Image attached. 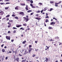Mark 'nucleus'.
<instances>
[{"mask_svg": "<svg viewBox=\"0 0 62 62\" xmlns=\"http://www.w3.org/2000/svg\"><path fill=\"white\" fill-rule=\"evenodd\" d=\"M30 29L29 28H28L27 29V30H30Z\"/></svg>", "mask_w": 62, "mask_h": 62, "instance_id": "obj_60", "label": "nucleus"}, {"mask_svg": "<svg viewBox=\"0 0 62 62\" xmlns=\"http://www.w3.org/2000/svg\"><path fill=\"white\" fill-rule=\"evenodd\" d=\"M26 17H27L26 19H28V16H26Z\"/></svg>", "mask_w": 62, "mask_h": 62, "instance_id": "obj_50", "label": "nucleus"}, {"mask_svg": "<svg viewBox=\"0 0 62 62\" xmlns=\"http://www.w3.org/2000/svg\"><path fill=\"white\" fill-rule=\"evenodd\" d=\"M25 60H22V62H24L25 61Z\"/></svg>", "mask_w": 62, "mask_h": 62, "instance_id": "obj_51", "label": "nucleus"}, {"mask_svg": "<svg viewBox=\"0 0 62 62\" xmlns=\"http://www.w3.org/2000/svg\"><path fill=\"white\" fill-rule=\"evenodd\" d=\"M36 56V55L35 54H33L32 56V57H35V56Z\"/></svg>", "mask_w": 62, "mask_h": 62, "instance_id": "obj_29", "label": "nucleus"}, {"mask_svg": "<svg viewBox=\"0 0 62 62\" xmlns=\"http://www.w3.org/2000/svg\"><path fill=\"white\" fill-rule=\"evenodd\" d=\"M23 26H26V25H27V24H23Z\"/></svg>", "mask_w": 62, "mask_h": 62, "instance_id": "obj_20", "label": "nucleus"}, {"mask_svg": "<svg viewBox=\"0 0 62 62\" xmlns=\"http://www.w3.org/2000/svg\"><path fill=\"white\" fill-rule=\"evenodd\" d=\"M48 40H49V41H53V40H52V39H49Z\"/></svg>", "mask_w": 62, "mask_h": 62, "instance_id": "obj_4", "label": "nucleus"}, {"mask_svg": "<svg viewBox=\"0 0 62 62\" xmlns=\"http://www.w3.org/2000/svg\"><path fill=\"white\" fill-rule=\"evenodd\" d=\"M32 8H36V7H35L33 6L32 7Z\"/></svg>", "mask_w": 62, "mask_h": 62, "instance_id": "obj_27", "label": "nucleus"}, {"mask_svg": "<svg viewBox=\"0 0 62 62\" xmlns=\"http://www.w3.org/2000/svg\"><path fill=\"white\" fill-rule=\"evenodd\" d=\"M61 3V1H60L58 3V4H60Z\"/></svg>", "mask_w": 62, "mask_h": 62, "instance_id": "obj_43", "label": "nucleus"}, {"mask_svg": "<svg viewBox=\"0 0 62 62\" xmlns=\"http://www.w3.org/2000/svg\"><path fill=\"white\" fill-rule=\"evenodd\" d=\"M6 38L7 39H8V40H10V37L6 36Z\"/></svg>", "mask_w": 62, "mask_h": 62, "instance_id": "obj_3", "label": "nucleus"}, {"mask_svg": "<svg viewBox=\"0 0 62 62\" xmlns=\"http://www.w3.org/2000/svg\"><path fill=\"white\" fill-rule=\"evenodd\" d=\"M15 19H18V17L17 16H16L15 17Z\"/></svg>", "mask_w": 62, "mask_h": 62, "instance_id": "obj_22", "label": "nucleus"}, {"mask_svg": "<svg viewBox=\"0 0 62 62\" xmlns=\"http://www.w3.org/2000/svg\"><path fill=\"white\" fill-rule=\"evenodd\" d=\"M55 6L57 7H58V6L57 5H55Z\"/></svg>", "mask_w": 62, "mask_h": 62, "instance_id": "obj_59", "label": "nucleus"}, {"mask_svg": "<svg viewBox=\"0 0 62 62\" xmlns=\"http://www.w3.org/2000/svg\"><path fill=\"white\" fill-rule=\"evenodd\" d=\"M58 3H55V5H58V4H59Z\"/></svg>", "mask_w": 62, "mask_h": 62, "instance_id": "obj_25", "label": "nucleus"}, {"mask_svg": "<svg viewBox=\"0 0 62 62\" xmlns=\"http://www.w3.org/2000/svg\"><path fill=\"white\" fill-rule=\"evenodd\" d=\"M5 4V3H0V4H1V5H2V4Z\"/></svg>", "mask_w": 62, "mask_h": 62, "instance_id": "obj_53", "label": "nucleus"}, {"mask_svg": "<svg viewBox=\"0 0 62 62\" xmlns=\"http://www.w3.org/2000/svg\"><path fill=\"white\" fill-rule=\"evenodd\" d=\"M11 26V25H9L8 26V27L9 28Z\"/></svg>", "mask_w": 62, "mask_h": 62, "instance_id": "obj_21", "label": "nucleus"}, {"mask_svg": "<svg viewBox=\"0 0 62 62\" xmlns=\"http://www.w3.org/2000/svg\"><path fill=\"white\" fill-rule=\"evenodd\" d=\"M48 28L49 29H53V28L51 27H48Z\"/></svg>", "mask_w": 62, "mask_h": 62, "instance_id": "obj_9", "label": "nucleus"}, {"mask_svg": "<svg viewBox=\"0 0 62 62\" xmlns=\"http://www.w3.org/2000/svg\"><path fill=\"white\" fill-rule=\"evenodd\" d=\"M12 16L13 17H15V15H12Z\"/></svg>", "mask_w": 62, "mask_h": 62, "instance_id": "obj_39", "label": "nucleus"}, {"mask_svg": "<svg viewBox=\"0 0 62 62\" xmlns=\"http://www.w3.org/2000/svg\"><path fill=\"white\" fill-rule=\"evenodd\" d=\"M16 60H17V61H19V58H17V59H16Z\"/></svg>", "mask_w": 62, "mask_h": 62, "instance_id": "obj_33", "label": "nucleus"}, {"mask_svg": "<svg viewBox=\"0 0 62 62\" xmlns=\"http://www.w3.org/2000/svg\"><path fill=\"white\" fill-rule=\"evenodd\" d=\"M25 8L26 10H28V7H25Z\"/></svg>", "mask_w": 62, "mask_h": 62, "instance_id": "obj_16", "label": "nucleus"}, {"mask_svg": "<svg viewBox=\"0 0 62 62\" xmlns=\"http://www.w3.org/2000/svg\"><path fill=\"white\" fill-rule=\"evenodd\" d=\"M20 5H21V6H25V4L24 3H23V4L21 3L20 4Z\"/></svg>", "mask_w": 62, "mask_h": 62, "instance_id": "obj_10", "label": "nucleus"}, {"mask_svg": "<svg viewBox=\"0 0 62 62\" xmlns=\"http://www.w3.org/2000/svg\"><path fill=\"white\" fill-rule=\"evenodd\" d=\"M23 50H21L20 51V52H21V53H22L23 52Z\"/></svg>", "mask_w": 62, "mask_h": 62, "instance_id": "obj_49", "label": "nucleus"}, {"mask_svg": "<svg viewBox=\"0 0 62 62\" xmlns=\"http://www.w3.org/2000/svg\"><path fill=\"white\" fill-rule=\"evenodd\" d=\"M0 13H1V14L3 15L4 14V12L3 11H1L0 12Z\"/></svg>", "mask_w": 62, "mask_h": 62, "instance_id": "obj_5", "label": "nucleus"}, {"mask_svg": "<svg viewBox=\"0 0 62 62\" xmlns=\"http://www.w3.org/2000/svg\"><path fill=\"white\" fill-rule=\"evenodd\" d=\"M16 51H16V50L15 51V52L14 51H13V53H16Z\"/></svg>", "mask_w": 62, "mask_h": 62, "instance_id": "obj_55", "label": "nucleus"}, {"mask_svg": "<svg viewBox=\"0 0 62 62\" xmlns=\"http://www.w3.org/2000/svg\"><path fill=\"white\" fill-rule=\"evenodd\" d=\"M36 12L37 13H39V12H40V11L39 10H38Z\"/></svg>", "mask_w": 62, "mask_h": 62, "instance_id": "obj_12", "label": "nucleus"}, {"mask_svg": "<svg viewBox=\"0 0 62 62\" xmlns=\"http://www.w3.org/2000/svg\"><path fill=\"white\" fill-rule=\"evenodd\" d=\"M29 49H29L30 50H31H31H32V49H32V48H30Z\"/></svg>", "mask_w": 62, "mask_h": 62, "instance_id": "obj_34", "label": "nucleus"}, {"mask_svg": "<svg viewBox=\"0 0 62 62\" xmlns=\"http://www.w3.org/2000/svg\"><path fill=\"white\" fill-rule=\"evenodd\" d=\"M13 28L14 29H17V28H16L13 27Z\"/></svg>", "mask_w": 62, "mask_h": 62, "instance_id": "obj_26", "label": "nucleus"}, {"mask_svg": "<svg viewBox=\"0 0 62 62\" xmlns=\"http://www.w3.org/2000/svg\"><path fill=\"white\" fill-rule=\"evenodd\" d=\"M15 9H17V10H18V7H16L15 8Z\"/></svg>", "mask_w": 62, "mask_h": 62, "instance_id": "obj_17", "label": "nucleus"}, {"mask_svg": "<svg viewBox=\"0 0 62 62\" xmlns=\"http://www.w3.org/2000/svg\"><path fill=\"white\" fill-rule=\"evenodd\" d=\"M29 47H32V45H31L29 46Z\"/></svg>", "mask_w": 62, "mask_h": 62, "instance_id": "obj_45", "label": "nucleus"}, {"mask_svg": "<svg viewBox=\"0 0 62 62\" xmlns=\"http://www.w3.org/2000/svg\"><path fill=\"white\" fill-rule=\"evenodd\" d=\"M14 41V39L12 40H11V41L12 42H13Z\"/></svg>", "mask_w": 62, "mask_h": 62, "instance_id": "obj_52", "label": "nucleus"}, {"mask_svg": "<svg viewBox=\"0 0 62 62\" xmlns=\"http://www.w3.org/2000/svg\"><path fill=\"white\" fill-rule=\"evenodd\" d=\"M16 32V31L14 30L13 31V33H15Z\"/></svg>", "mask_w": 62, "mask_h": 62, "instance_id": "obj_48", "label": "nucleus"}, {"mask_svg": "<svg viewBox=\"0 0 62 62\" xmlns=\"http://www.w3.org/2000/svg\"><path fill=\"white\" fill-rule=\"evenodd\" d=\"M27 29L26 30H25V32H27Z\"/></svg>", "mask_w": 62, "mask_h": 62, "instance_id": "obj_58", "label": "nucleus"}, {"mask_svg": "<svg viewBox=\"0 0 62 62\" xmlns=\"http://www.w3.org/2000/svg\"><path fill=\"white\" fill-rule=\"evenodd\" d=\"M7 21H8V20H9V18H7Z\"/></svg>", "mask_w": 62, "mask_h": 62, "instance_id": "obj_61", "label": "nucleus"}, {"mask_svg": "<svg viewBox=\"0 0 62 62\" xmlns=\"http://www.w3.org/2000/svg\"><path fill=\"white\" fill-rule=\"evenodd\" d=\"M5 49H3L2 50V52H3V53H4V52H5Z\"/></svg>", "mask_w": 62, "mask_h": 62, "instance_id": "obj_13", "label": "nucleus"}, {"mask_svg": "<svg viewBox=\"0 0 62 62\" xmlns=\"http://www.w3.org/2000/svg\"><path fill=\"white\" fill-rule=\"evenodd\" d=\"M45 22L46 23H47L48 22H49V21L48 20L46 19V20L45 21Z\"/></svg>", "mask_w": 62, "mask_h": 62, "instance_id": "obj_18", "label": "nucleus"}, {"mask_svg": "<svg viewBox=\"0 0 62 62\" xmlns=\"http://www.w3.org/2000/svg\"><path fill=\"white\" fill-rule=\"evenodd\" d=\"M19 55H20V56H22V55L20 54H19Z\"/></svg>", "mask_w": 62, "mask_h": 62, "instance_id": "obj_56", "label": "nucleus"}, {"mask_svg": "<svg viewBox=\"0 0 62 62\" xmlns=\"http://www.w3.org/2000/svg\"><path fill=\"white\" fill-rule=\"evenodd\" d=\"M29 53H31V50H29Z\"/></svg>", "mask_w": 62, "mask_h": 62, "instance_id": "obj_30", "label": "nucleus"}, {"mask_svg": "<svg viewBox=\"0 0 62 62\" xmlns=\"http://www.w3.org/2000/svg\"><path fill=\"white\" fill-rule=\"evenodd\" d=\"M36 19H37V20H40V18H35Z\"/></svg>", "mask_w": 62, "mask_h": 62, "instance_id": "obj_14", "label": "nucleus"}, {"mask_svg": "<svg viewBox=\"0 0 62 62\" xmlns=\"http://www.w3.org/2000/svg\"><path fill=\"white\" fill-rule=\"evenodd\" d=\"M26 20V21H28L29 20V19H26H26H25Z\"/></svg>", "mask_w": 62, "mask_h": 62, "instance_id": "obj_41", "label": "nucleus"}, {"mask_svg": "<svg viewBox=\"0 0 62 62\" xmlns=\"http://www.w3.org/2000/svg\"><path fill=\"white\" fill-rule=\"evenodd\" d=\"M5 2L7 1H9V0H5Z\"/></svg>", "mask_w": 62, "mask_h": 62, "instance_id": "obj_38", "label": "nucleus"}, {"mask_svg": "<svg viewBox=\"0 0 62 62\" xmlns=\"http://www.w3.org/2000/svg\"><path fill=\"white\" fill-rule=\"evenodd\" d=\"M28 52L27 51V50H25L24 52V53L23 54V55H25L26 54H28Z\"/></svg>", "mask_w": 62, "mask_h": 62, "instance_id": "obj_2", "label": "nucleus"}, {"mask_svg": "<svg viewBox=\"0 0 62 62\" xmlns=\"http://www.w3.org/2000/svg\"><path fill=\"white\" fill-rule=\"evenodd\" d=\"M53 10V8H51L49 10V11H51L52 10Z\"/></svg>", "mask_w": 62, "mask_h": 62, "instance_id": "obj_23", "label": "nucleus"}, {"mask_svg": "<svg viewBox=\"0 0 62 62\" xmlns=\"http://www.w3.org/2000/svg\"><path fill=\"white\" fill-rule=\"evenodd\" d=\"M10 4V3H6L5 4L6 5L7 4Z\"/></svg>", "mask_w": 62, "mask_h": 62, "instance_id": "obj_40", "label": "nucleus"}, {"mask_svg": "<svg viewBox=\"0 0 62 62\" xmlns=\"http://www.w3.org/2000/svg\"><path fill=\"white\" fill-rule=\"evenodd\" d=\"M21 26H22V25L16 26L17 27H21Z\"/></svg>", "mask_w": 62, "mask_h": 62, "instance_id": "obj_7", "label": "nucleus"}, {"mask_svg": "<svg viewBox=\"0 0 62 62\" xmlns=\"http://www.w3.org/2000/svg\"><path fill=\"white\" fill-rule=\"evenodd\" d=\"M34 13H31V15H33V14H34Z\"/></svg>", "mask_w": 62, "mask_h": 62, "instance_id": "obj_36", "label": "nucleus"}, {"mask_svg": "<svg viewBox=\"0 0 62 62\" xmlns=\"http://www.w3.org/2000/svg\"><path fill=\"white\" fill-rule=\"evenodd\" d=\"M42 12H43V10H42L41 11V13H42Z\"/></svg>", "mask_w": 62, "mask_h": 62, "instance_id": "obj_62", "label": "nucleus"}, {"mask_svg": "<svg viewBox=\"0 0 62 62\" xmlns=\"http://www.w3.org/2000/svg\"><path fill=\"white\" fill-rule=\"evenodd\" d=\"M35 42L36 43H37V42H38V41H35Z\"/></svg>", "mask_w": 62, "mask_h": 62, "instance_id": "obj_64", "label": "nucleus"}, {"mask_svg": "<svg viewBox=\"0 0 62 62\" xmlns=\"http://www.w3.org/2000/svg\"><path fill=\"white\" fill-rule=\"evenodd\" d=\"M48 60V59L47 58H46V60L45 61V62H47V61Z\"/></svg>", "mask_w": 62, "mask_h": 62, "instance_id": "obj_8", "label": "nucleus"}, {"mask_svg": "<svg viewBox=\"0 0 62 62\" xmlns=\"http://www.w3.org/2000/svg\"><path fill=\"white\" fill-rule=\"evenodd\" d=\"M30 2L31 4H33V1L32 0H31L30 1Z\"/></svg>", "mask_w": 62, "mask_h": 62, "instance_id": "obj_11", "label": "nucleus"}, {"mask_svg": "<svg viewBox=\"0 0 62 62\" xmlns=\"http://www.w3.org/2000/svg\"><path fill=\"white\" fill-rule=\"evenodd\" d=\"M36 16H39V14H36Z\"/></svg>", "mask_w": 62, "mask_h": 62, "instance_id": "obj_54", "label": "nucleus"}, {"mask_svg": "<svg viewBox=\"0 0 62 62\" xmlns=\"http://www.w3.org/2000/svg\"><path fill=\"white\" fill-rule=\"evenodd\" d=\"M8 33L9 34V33H10V31H9L8 32Z\"/></svg>", "mask_w": 62, "mask_h": 62, "instance_id": "obj_47", "label": "nucleus"}, {"mask_svg": "<svg viewBox=\"0 0 62 62\" xmlns=\"http://www.w3.org/2000/svg\"><path fill=\"white\" fill-rule=\"evenodd\" d=\"M9 16H10V15H8L6 16V17H9Z\"/></svg>", "mask_w": 62, "mask_h": 62, "instance_id": "obj_32", "label": "nucleus"}, {"mask_svg": "<svg viewBox=\"0 0 62 62\" xmlns=\"http://www.w3.org/2000/svg\"><path fill=\"white\" fill-rule=\"evenodd\" d=\"M9 22H10V23H12V22H13V20H9Z\"/></svg>", "mask_w": 62, "mask_h": 62, "instance_id": "obj_19", "label": "nucleus"}, {"mask_svg": "<svg viewBox=\"0 0 62 62\" xmlns=\"http://www.w3.org/2000/svg\"><path fill=\"white\" fill-rule=\"evenodd\" d=\"M32 10H29L27 11V12H31Z\"/></svg>", "mask_w": 62, "mask_h": 62, "instance_id": "obj_24", "label": "nucleus"}, {"mask_svg": "<svg viewBox=\"0 0 62 62\" xmlns=\"http://www.w3.org/2000/svg\"><path fill=\"white\" fill-rule=\"evenodd\" d=\"M47 9V8H45L43 10L44 11H45V10H46V9Z\"/></svg>", "mask_w": 62, "mask_h": 62, "instance_id": "obj_6", "label": "nucleus"}, {"mask_svg": "<svg viewBox=\"0 0 62 62\" xmlns=\"http://www.w3.org/2000/svg\"><path fill=\"white\" fill-rule=\"evenodd\" d=\"M8 24L9 25H11V23L9 22L8 23Z\"/></svg>", "mask_w": 62, "mask_h": 62, "instance_id": "obj_37", "label": "nucleus"}, {"mask_svg": "<svg viewBox=\"0 0 62 62\" xmlns=\"http://www.w3.org/2000/svg\"><path fill=\"white\" fill-rule=\"evenodd\" d=\"M39 4H40V5H42V3H39Z\"/></svg>", "mask_w": 62, "mask_h": 62, "instance_id": "obj_31", "label": "nucleus"}, {"mask_svg": "<svg viewBox=\"0 0 62 62\" xmlns=\"http://www.w3.org/2000/svg\"><path fill=\"white\" fill-rule=\"evenodd\" d=\"M50 3H52V4H53V3H54V2H53V1H50Z\"/></svg>", "mask_w": 62, "mask_h": 62, "instance_id": "obj_28", "label": "nucleus"}, {"mask_svg": "<svg viewBox=\"0 0 62 62\" xmlns=\"http://www.w3.org/2000/svg\"><path fill=\"white\" fill-rule=\"evenodd\" d=\"M19 14L22 15V16H23L24 15V14L23 12H20L19 13Z\"/></svg>", "mask_w": 62, "mask_h": 62, "instance_id": "obj_1", "label": "nucleus"}, {"mask_svg": "<svg viewBox=\"0 0 62 62\" xmlns=\"http://www.w3.org/2000/svg\"><path fill=\"white\" fill-rule=\"evenodd\" d=\"M4 60V59L3 58H2V60L3 61V60Z\"/></svg>", "mask_w": 62, "mask_h": 62, "instance_id": "obj_57", "label": "nucleus"}, {"mask_svg": "<svg viewBox=\"0 0 62 62\" xmlns=\"http://www.w3.org/2000/svg\"><path fill=\"white\" fill-rule=\"evenodd\" d=\"M45 17L46 18H49V17L48 16H46Z\"/></svg>", "mask_w": 62, "mask_h": 62, "instance_id": "obj_44", "label": "nucleus"}, {"mask_svg": "<svg viewBox=\"0 0 62 62\" xmlns=\"http://www.w3.org/2000/svg\"><path fill=\"white\" fill-rule=\"evenodd\" d=\"M23 19H24V20H25V19H26V18L25 17H23Z\"/></svg>", "mask_w": 62, "mask_h": 62, "instance_id": "obj_46", "label": "nucleus"}, {"mask_svg": "<svg viewBox=\"0 0 62 62\" xmlns=\"http://www.w3.org/2000/svg\"><path fill=\"white\" fill-rule=\"evenodd\" d=\"M8 8H9V7H5V9H8Z\"/></svg>", "mask_w": 62, "mask_h": 62, "instance_id": "obj_15", "label": "nucleus"}, {"mask_svg": "<svg viewBox=\"0 0 62 62\" xmlns=\"http://www.w3.org/2000/svg\"><path fill=\"white\" fill-rule=\"evenodd\" d=\"M30 5L31 6V7H32L33 6V4H30Z\"/></svg>", "mask_w": 62, "mask_h": 62, "instance_id": "obj_35", "label": "nucleus"}, {"mask_svg": "<svg viewBox=\"0 0 62 62\" xmlns=\"http://www.w3.org/2000/svg\"><path fill=\"white\" fill-rule=\"evenodd\" d=\"M49 47H48V46H47V49H49Z\"/></svg>", "mask_w": 62, "mask_h": 62, "instance_id": "obj_63", "label": "nucleus"}, {"mask_svg": "<svg viewBox=\"0 0 62 62\" xmlns=\"http://www.w3.org/2000/svg\"><path fill=\"white\" fill-rule=\"evenodd\" d=\"M8 57H6L5 58V59L6 60H7V59H8Z\"/></svg>", "mask_w": 62, "mask_h": 62, "instance_id": "obj_42", "label": "nucleus"}]
</instances>
